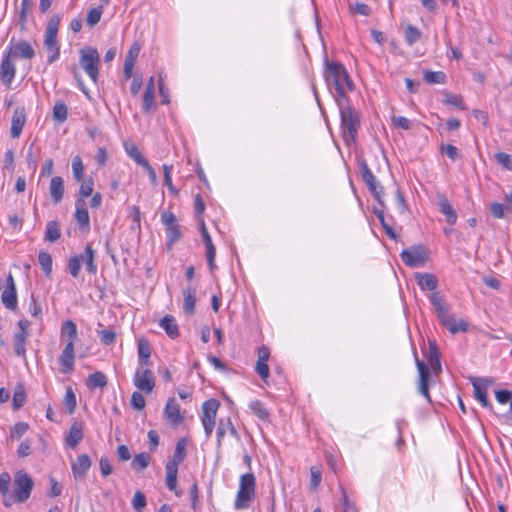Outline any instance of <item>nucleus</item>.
<instances>
[{
    "label": "nucleus",
    "mask_w": 512,
    "mask_h": 512,
    "mask_svg": "<svg viewBox=\"0 0 512 512\" xmlns=\"http://www.w3.org/2000/svg\"><path fill=\"white\" fill-rule=\"evenodd\" d=\"M325 79L328 85L335 86V101L347 98L346 92L354 89V84L349 77L345 67L336 62L327 63L325 71Z\"/></svg>",
    "instance_id": "f257e3e1"
},
{
    "label": "nucleus",
    "mask_w": 512,
    "mask_h": 512,
    "mask_svg": "<svg viewBox=\"0 0 512 512\" xmlns=\"http://www.w3.org/2000/svg\"><path fill=\"white\" fill-rule=\"evenodd\" d=\"M336 103L340 111L344 140L347 144L353 143L360 126L359 113L349 105L348 98H342Z\"/></svg>",
    "instance_id": "f03ea898"
},
{
    "label": "nucleus",
    "mask_w": 512,
    "mask_h": 512,
    "mask_svg": "<svg viewBox=\"0 0 512 512\" xmlns=\"http://www.w3.org/2000/svg\"><path fill=\"white\" fill-rule=\"evenodd\" d=\"M80 54V65L89 78L96 83L99 75V61L100 56L96 48L84 47L79 51Z\"/></svg>",
    "instance_id": "7ed1b4c3"
},
{
    "label": "nucleus",
    "mask_w": 512,
    "mask_h": 512,
    "mask_svg": "<svg viewBox=\"0 0 512 512\" xmlns=\"http://www.w3.org/2000/svg\"><path fill=\"white\" fill-rule=\"evenodd\" d=\"M256 479L252 473L243 474L240 477L239 489L235 500V508L242 509L248 506L255 493Z\"/></svg>",
    "instance_id": "20e7f679"
},
{
    "label": "nucleus",
    "mask_w": 512,
    "mask_h": 512,
    "mask_svg": "<svg viewBox=\"0 0 512 512\" xmlns=\"http://www.w3.org/2000/svg\"><path fill=\"white\" fill-rule=\"evenodd\" d=\"M14 498L16 502H25L31 494L33 488L32 478L24 471H18L14 478Z\"/></svg>",
    "instance_id": "39448f33"
},
{
    "label": "nucleus",
    "mask_w": 512,
    "mask_h": 512,
    "mask_svg": "<svg viewBox=\"0 0 512 512\" xmlns=\"http://www.w3.org/2000/svg\"><path fill=\"white\" fill-rule=\"evenodd\" d=\"M161 222L165 226L167 246L171 248L182 237L180 225L177 222L176 216L170 211H163L161 213Z\"/></svg>",
    "instance_id": "423d86ee"
},
{
    "label": "nucleus",
    "mask_w": 512,
    "mask_h": 512,
    "mask_svg": "<svg viewBox=\"0 0 512 512\" xmlns=\"http://www.w3.org/2000/svg\"><path fill=\"white\" fill-rule=\"evenodd\" d=\"M219 405V401L216 399H209L202 405L201 421L207 437H209L214 430Z\"/></svg>",
    "instance_id": "0eeeda50"
},
{
    "label": "nucleus",
    "mask_w": 512,
    "mask_h": 512,
    "mask_svg": "<svg viewBox=\"0 0 512 512\" xmlns=\"http://www.w3.org/2000/svg\"><path fill=\"white\" fill-rule=\"evenodd\" d=\"M401 259L406 266L416 268L427 261L428 253L423 246H412L402 251Z\"/></svg>",
    "instance_id": "6e6552de"
},
{
    "label": "nucleus",
    "mask_w": 512,
    "mask_h": 512,
    "mask_svg": "<svg viewBox=\"0 0 512 512\" xmlns=\"http://www.w3.org/2000/svg\"><path fill=\"white\" fill-rule=\"evenodd\" d=\"M473 389L474 397L482 404L483 407H489L490 403L487 397L488 387L493 383L489 378L473 377L470 378Z\"/></svg>",
    "instance_id": "1a4fd4ad"
},
{
    "label": "nucleus",
    "mask_w": 512,
    "mask_h": 512,
    "mask_svg": "<svg viewBox=\"0 0 512 512\" xmlns=\"http://www.w3.org/2000/svg\"><path fill=\"white\" fill-rule=\"evenodd\" d=\"M134 385L146 393L152 392L155 386L153 372L148 368H138L134 375Z\"/></svg>",
    "instance_id": "9d476101"
},
{
    "label": "nucleus",
    "mask_w": 512,
    "mask_h": 512,
    "mask_svg": "<svg viewBox=\"0 0 512 512\" xmlns=\"http://www.w3.org/2000/svg\"><path fill=\"white\" fill-rule=\"evenodd\" d=\"M360 172L364 182L370 188L375 197L380 200V195L383 191V188L378 184L376 177L369 169L367 163L365 161L360 162Z\"/></svg>",
    "instance_id": "9b49d317"
},
{
    "label": "nucleus",
    "mask_w": 512,
    "mask_h": 512,
    "mask_svg": "<svg viewBox=\"0 0 512 512\" xmlns=\"http://www.w3.org/2000/svg\"><path fill=\"white\" fill-rule=\"evenodd\" d=\"M11 58L32 59L35 55L33 47L26 41H19L10 47L7 53Z\"/></svg>",
    "instance_id": "f8f14e48"
},
{
    "label": "nucleus",
    "mask_w": 512,
    "mask_h": 512,
    "mask_svg": "<svg viewBox=\"0 0 512 512\" xmlns=\"http://www.w3.org/2000/svg\"><path fill=\"white\" fill-rule=\"evenodd\" d=\"M92 465L91 459L88 455L83 454L77 457L76 461L72 463L71 469L75 479H83Z\"/></svg>",
    "instance_id": "ddd939ff"
},
{
    "label": "nucleus",
    "mask_w": 512,
    "mask_h": 512,
    "mask_svg": "<svg viewBox=\"0 0 512 512\" xmlns=\"http://www.w3.org/2000/svg\"><path fill=\"white\" fill-rule=\"evenodd\" d=\"M25 122L26 115L24 109L16 108L11 120L10 134L12 138H18L21 135Z\"/></svg>",
    "instance_id": "4468645a"
},
{
    "label": "nucleus",
    "mask_w": 512,
    "mask_h": 512,
    "mask_svg": "<svg viewBox=\"0 0 512 512\" xmlns=\"http://www.w3.org/2000/svg\"><path fill=\"white\" fill-rule=\"evenodd\" d=\"M166 419L174 424H180L183 421V416L180 413V407L174 398H169L164 409Z\"/></svg>",
    "instance_id": "2eb2a0df"
},
{
    "label": "nucleus",
    "mask_w": 512,
    "mask_h": 512,
    "mask_svg": "<svg viewBox=\"0 0 512 512\" xmlns=\"http://www.w3.org/2000/svg\"><path fill=\"white\" fill-rule=\"evenodd\" d=\"M201 236H202L203 242L206 247L207 261H208L210 269L212 270L215 267L214 260H215V256H216V249L212 243L211 236L208 233V230H207L204 222L201 223Z\"/></svg>",
    "instance_id": "dca6fc26"
},
{
    "label": "nucleus",
    "mask_w": 512,
    "mask_h": 512,
    "mask_svg": "<svg viewBox=\"0 0 512 512\" xmlns=\"http://www.w3.org/2000/svg\"><path fill=\"white\" fill-rule=\"evenodd\" d=\"M441 323L452 333L456 334L467 329V323L462 319H456L449 312L440 317Z\"/></svg>",
    "instance_id": "f3484780"
},
{
    "label": "nucleus",
    "mask_w": 512,
    "mask_h": 512,
    "mask_svg": "<svg viewBox=\"0 0 512 512\" xmlns=\"http://www.w3.org/2000/svg\"><path fill=\"white\" fill-rule=\"evenodd\" d=\"M76 211L74 214L76 222L85 230L90 229V217L84 199H77L75 202Z\"/></svg>",
    "instance_id": "a211bd4d"
},
{
    "label": "nucleus",
    "mask_w": 512,
    "mask_h": 512,
    "mask_svg": "<svg viewBox=\"0 0 512 512\" xmlns=\"http://www.w3.org/2000/svg\"><path fill=\"white\" fill-rule=\"evenodd\" d=\"M15 72V65L11 62V57L7 54L3 58L0 67V77L2 82L6 86H9L11 84L12 80L14 79Z\"/></svg>",
    "instance_id": "6ab92c4d"
},
{
    "label": "nucleus",
    "mask_w": 512,
    "mask_h": 512,
    "mask_svg": "<svg viewBox=\"0 0 512 512\" xmlns=\"http://www.w3.org/2000/svg\"><path fill=\"white\" fill-rule=\"evenodd\" d=\"M416 366L419 372V393L423 395L426 399L430 400V395L428 391V379H429V370L427 366L420 360L416 359Z\"/></svg>",
    "instance_id": "aec40b11"
},
{
    "label": "nucleus",
    "mask_w": 512,
    "mask_h": 512,
    "mask_svg": "<svg viewBox=\"0 0 512 512\" xmlns=\"http://www.w3.org/2000/svg\"><path fill=\"white\" fill-rule=\"evenodd\" d=\"M140 53V45L135 42L131 45L124 63V76L129 79L132 76V71L136 62V59Z\"/></svg>",
    "instance_id": "412c9836"
},
{
    "label": "nucleus",
    "mask_w": 512,
    "mask_h": 512,
    "mask_svg": "<svg viewBox=\"0 0 512 512\" xmlns=\"http://www.w3.org/2000/svg\"><path fill=\"white\" fill-rule=\"evenodd\" d=\"M81 264H84L88 273L95 275L97 273V265L95 263V253L91 245H86L84 252L78 255Z\"/></svg>",
    "instance_id": "4be33fe9"
},
{
    "label": "nucleus",
    "mask_w": 512,
    "mask_h": 512,
    "mask_svg": "<svg viewBox=\"0 0 512 512\" xmlns=\"http://www.w3.org/2000/svg\"><path fill=\"white\" fill-rule=\"evenodd\" d=\"M83 435V424L80 422H74L69 429L68 435L66 436L67 446L70 448H75L83 439Z\"/></svg>",
    "instance_id": "5701e85b"
},
{
    "label": "nucleus",
    "mask_w": 512,
    "mask_h": 512,
    "mask_svg": "<svg viewBox=\"0 0 512 512\" xmlns=\"http://www.w3.org/2000/svg\"><path fill=\"white\" fill-rule=\"evenodd\" d=\"M155 101V82L154 77H150L147 81L146 88L143 95V103H142V109L144 112L148 113Z\"/></svg>",
    "instance_id": "b1692460"
},
{
    "label": "nucleus",
    "mask_w": 512,
    "mask_h": 512,
    "mask_svg": "<svg viewBox=\"0 0 512 512\" xmlns=\"http://www.w3.org/2000/svg\"><path fill=\"white\" fill-rule=\"evenodd\" d=\"M415 278L417 279V284L422 290H429L435 292L437 288V278L430 273H416Z\"/></svg>",
    "instance_id": "393cba45"
},
{
    "label": "nucleus",
    "mask_w": 512,
    "mask_h": 512,
    "mask_svg": "<svg viewBox=\"0 0 512 512\" xmlns=\"http://www.w3.org/2000/svg\"><path fill=\"white\" fill-rule=\"evenodd\" d=\"M44 44L48 50V63H53L56 59H58L60 55L59 46L57 43V35L54 34H46L45 33V41Z\"/></svg>",
    "instance_id": "a878e982"
},
{
    "label": "nucleus",
    "mask_w": 512,
    "mask_h": 512,
    "mask_svg": "<svg viewBox=\"0 0 512 512\" xmlns=\"http://www.w3.org/2000/svg\"><path fill=\"white\" fill-rule=\"evenodd\" d=\"M49 192L54 203H59L64 195V183L63 179L59 176H55L50 181Z\"/></svg>",
    "instance_id": "bb28decb"
},
{
    "label": "nucleus",
    "mask_w": 512,
    "mask_h": 512,
    "mask_svg": "<svg viewBox=\"0 0 512 512\" xmlns=\"http://www.w3.org/2000/svg\"><path fill=\"white\" fill-rule=\"evenodd\" d=\"M29 332H16L13 337L14 352L19 357L26 355V340Z\"/></svg>",
    "instance_id": "cd10ccee"
},
{
    "label": "nucleus",
    "mask_w": 512,
    "mask_h": 512,
    "mask_svg": "<svg viewBox=\"0 0 512 512\" xmlns=\"http://www.w3.org/2000/svg\"><path fill=\"white\" fill-rule=\"evenodd\" d=\"M165 470L167 488L170 491H174L176 495H179V493L176 491L178 466L175 465L174 463H167L165 466Z\"/></svg>",
    "instance_id": "c85d7f7f"
},
{
    "label": "nucleus",
    "mask_w": 512,
    "mask_h": 512,
    "mask_svg": "<svg viewBox=\"0 0 512 512\" xmlns=\"http://www.w3.org/2000/svg\"><path fill=\"white\" fill-rule=\"evenodd\" d=\"M159 325L161 328H163L165 330V332L167 333V335L170 338L174 339V338L178 337L179 328L176 323V320L172 316H169V315L164 316L160 320Z\"/></svg>",
    "instance_id": "c756f323"
},
{
    "label": "nucleus",
    "mask_w": 512,
    "mask_h": 512,
    "mask_svg": "<svg viewBox=\"0 0 512 512\" xmlns=\"http://www.w3.org/2000/svg\"><path fill=\"white\" fill-rule=\"evenodd\" d=\"M184 296V311L187 314H193L196 303V290L193 287H187L183 290Z\"/></svg>",
    "instance_id": "7c9ffc66"
},
{
    "label": "nucleus",
    "mask_w": 512,
    "mask_h": 512,
    "mask_svg": "<svg viewBox=\"0 0 512 512\" xmlns=\"http://www.w3.org/2000/svg\"><path fill=\"white\" fill-rule=\"evenodd\" d=\"M439 207H440L441 213L443 215H445L446 221L450 225H454L457 221V214H456L455 210L453 209V207L451 206V204L449 203V201L446 198L442 197L439 200Z\"/></svg>",
    "instance_id": "2f4dec72"
},
{
    "label": "nucleus",
    "mask_w": 512,
    "mask_h": 512,
    "mask_svg": "<svg viewBox=\"0 0 512 512\" xmlns=\"http://www.w3.org/2000/svg\"><path fill=\"white\" fill-rule=\"evenodd\" d=\"M61 336L67 337V341H77L78 332L76 324L72 320H67L61 327Z\"/></svg>",
    "instance_id": "473e14b6"
},
{
    "label": "nucleus",
    "mask_w": 512,
    "mask_h": 512,
    "mask_svg": "<svg viewBox=\"0 0 512 512\" xmlns=\"http://www.w3.org/2000/svg\"><path fill=\"white\" fill-rule=\"evenodd\" d=\"M107 385V377L102 372H94L89 375L87 386L90 389L102 388Z\"/></svg>",
    "instance_id": "72a5a7b5"
},
{
    "label": "nucleus",
    "mask_w": 512,
    "mask_h": 512,
    "mask_svg": "<svg viewBox=\"0 0 512 512\" xmlns=\"http://www.w3.org/2000/svg\"><path fill=\"white\" fill-rule=\"evenodd\" d=\"M124 149L128 156L138 165L141 166L147 161L135 144L126 142L124 144Z\"/></svg>",
    "instance_id": "f704fd0d"
},
{
    "label": "nucleus",
    "mask_w": 512,
    "mask_h": 512,
    "mask_svg": "<svg viewBox=\"0 0 512 512\" xmlns=\"http://www.w3.org/2000/svg\"><path fill=\"white\" fill-rule=\"evenodd\" d=\"M249 408L260 420L267 421L269 419V411L264 404L259 400H254L249 403Z\"/></svg>",
    "instance_id": "c9c22d12"
},
{
    "label": "nucleus",
    "mask_w": 512,
    "mask_h": 512,
    "mask_svg": "<svg viewBox=\"0 0 512 512\" xmlns=\"http://www.w3.org/2000/svg\"><path fill=\"white\" fill-rule=\"evenodd\" d=\"M138 355L142 365H149L151 349L149 343L144 339L138 340Z\"/></svg>",
    "instance_id": "e433bc0d"
},
{
    "label": "nucleus",
    "mask_w": 512,
    "mask_h": 512,
    "mask_svg": "<svg viewBox=\"0 0 512 512\" xmlns=\"http://www.w3.org/2000/svg\"><path fill=\"white\" fill-rule=\"evenodd\" d=\"M75 354L65 353L62 351L59 357V363L61 365V371L63 373H70L74 369Z\"/></svg>",
    "instance_id": "4c0bfd02"
},
{
    "label": "nucleus",
    "mask_w": 512,
    "mask_h": 512,
    "mask_svg": "<svg viewBox=\"0 0 512 512\" xmlns=\"http://www.w3.org/2000/svg\"><path fill=\"white\" fill-rule=\"evenodd\" d=\"M421 35H422L421 31L417 27H415L411 24H407L405 26V41L409 46H412L417 41H419L421 38Z\"/></svg>",
    "instance_id": "58836bf2"
},
{
    "label": "nucleus",
    "mask_w": 512,
    "mask_h": 512,
    "mask_svg": "<svg viewBox=\"0 0 512 512\" xmlns=\"http://www.w3.org/2000/svg\"><path fill=\"white\" fill-rule=\"evenodd\" d=\"M67 117H68L67 106L61 101L56 102L53 106V119L56 122L63 123L67 120Z\"/></svg>",
    "instance_id": "ea45409f"
},
{
    "label": "nucleus",
    "mask_w": 512,
    "mask_h": 512,
    "mask_svg": "<svg viewBox=\"0 0 512 512\" xmlns=\"http://www.w3.org/2000/svg\"><path fill=\"white\" fill-rule=\"evenodd\" d=\"M26 400V393L24 387L22 385H17L15 387L12 399V405L14 410L20 409Z\"/></svg>",
    "instance_id": "a19ab883"
},
{
    "label": "nucleus",
    "mask_w": 512,
    "mask_h": 512,
    "mask_svg": "<svg viewBox=\"0 0 512 512\" xmlns=\"http://www.w3.org/2000/svg\"><path fill=\"white\" fill-rule=\"evenodd\" d=\"M2 303L6 308L14 310L17 306L16 290L5 289L2 293Z\"/></svg>",
    "instance_id": "79ce46f5"
},
{
    "label": "nucleus",
    "mask_w": 512,
    "mask_h": 512,
    "mask_svg": "<svg viewBox=\"0 0 512 512\" xmlns=\"http://www.w3.org/2000/svg\"><path fill=\"white\" fill-rule=\"evenodd\" d=\"M429 300L434 306L439 318L448 312L445 303L443 302L442 298L439 296L437 292H433L429 296Z\"/></svg>",
    "instance_id": "37998d69"
},
{
    "label": "nucleus",
    "mask_w": 512,
    "mask_h": 512,
    "mask_svg": "<svg viewBox=\"0 0 512 512\" xmlns=\"http://www.w3.org/2000/svg\"><path fill=\"white\" fill-rule=\"evenodd\" d=\"M150 460H151V457L149 454L140 453V454H137L133 458L131 466L134 470H137V471L143 470L149 465Z\"/></svg>",
    "instance_id": "c03bdc74"
},
{
    "label": "nucleus",
    "mask_w": 512,
    "mask_h": 512,
    "mask_svg": "<svg viewBox=\"0 0 512 512\" xmlns=\"http://www.w3.org/2000/svg\"><path fill=\"white\" fill-rule=\"evenodd\" d=\"M185 446L186 443L184 439L178 441L175 447L173 459L168 461L167 463H174L175 465L178 466L185 458Z\"/></svg>",
    "instance_id": "a18cd8bd"
},
{
    "label": "nucleus",
    "mask_w": 512,
    "mask_h": 512,
    "mask_svg": "<svg viewBox=\"0 0 512 512\" xmlns=\"http://www.w3.org/2000/svg\"><path fill=\"white\" fill-rule=\"evenodd\" d=\"M61 236L60 228L57 222L50 221L46 228V239L50 242L57 241Z\"/></svg>",
    "instance_id": "49530a36"
},
{
    "label": "nucleus",
    "mask_w": 512,
    "mask_h": 512,
    "mask_svg": "<svg viewBox=\"0 0 512 512\" xmlns=\"http://www.w3.org/2000/svg\"><path fill=\"white\" fill-rule=\"evenodd\" d=\"M39 264L46 275H50L52 271L51 255L45 251H41L38 255Z\"/></svg>",
    "instance_id": "de8ad7c7"
},
{
    "label": "nucleus",
    "mask_w": 512,
    "mask_h": 512,
    "mask_svg": "<svg viewBox=\"0 0 512 512\" xmlns=\"http://www.w3.org/2000/svg\"><path fill=\"white\" fill-rule=\"evenodd\" d=\"M102 13H103V8L101 6L92 8L87 14V18H86L87 25H89L90 27H93L96 24H98L101 19Z\"/></svg>",
    "instance_id": "09e8293b"
},
{
    "label": "nucleus",
    "mask_w": 512,
    "mask_h": 512,
    "mask_svg": "<svg viewBox=\"0 0 512 512\" xmlns=\"http://www.w3.org/2000/svg\"><path fill=\"white\" fill-rule=\"evenodd\" d=\"M445 74L441 71H427L424 73V80L429 84H441L445 82Z\"/></svg>",
    "instance_id": "8fccbe9b"
},
{
    "label": "nucleus",
    "mask_w": 512,
    "mask_h": 512,
    "mask_svg": "<svg viewBox=\"0 0 512 512\" xmlns=\"http://www.w3.org/2000/svg\"><path fill=\"white\" fill-rule=\"evenodd\" d=\"M29 429V425L26 422L16 423L10 430L11 439H20Z\"/></svg>",
    "instance_id": "3c124183"
},
{
    "label": "nucleus",
    "mask_w": 512,
    "mask_h": 512,
    "mask_svg": "<svg viewBox=\"0 0 512 512\" xmlns=\"http://www.w3.org/2000/svg\"><path fill=\"white\" fill-rule=\"evenodd\" d=\"M81 261L78 255L72 256L68 261V271L72 277L77 278L80 274Z\"/></svg>",
    "instance_id": "603ef678"
},
{
    "label": "nucleus",
    "mask_w": 512,
    "mask_h": 512,
    "mask_svg": "<svg viewBox=\"0 0 512 512\" xmlns=\"http://www.w3.org/2000/svg\"><path fill=\"white\" fill-rule=\"evenodd\" d=\"M72 172L73 176L77 181L82 180L84 174V166L79 156H76L72 160Z\"/></svg>",
    "instance_id": "864d4df0"
},
{
    "label": "nucleus",
    "mask_w": 512,
    "mask_h": 512,
    "mask_svg": "<svg viewBox=\"0 0 512 512\" xmlns=\"http://www.w3.org/2000/svg\"><path fill=\"white\" fill-rule=\"evenodd\" d=\"M146 506V497L141 491H136L132 499V507L136 512H142Z\"/></svg>",
    "instance_id": "5fc2aeb1"
},
{
    "label": "nucleus",
    "mask_w": 512,
    "mask_h": 512,
    "mask_svg": "<svg viewBox=\"0 0 512 512\" xmlns=\"http://www.w3.org/2000/svg\"><path fill=\"white\" fill-rule=\"evenodd\" d=\"M162 168H163L164 183H165V185L167 186L168 190L171 193L177 194V190H176V188L172 184L171 173H172L173 166L172 165L164 164Z\"/></svg>",
    "instance_id": "6e6d98bb"
},
{
    "label": "nucleus",
    "mask_w": 512,
    "mask_h": 512,
    "mask_svg": "<svg viewBox=\"0 0 512 512\" xmlns=\"http://www.w3.org/2000/svg\"><path fill=\"white\" fill-rule=\"evenodd\" d=\"M227 429L230 431V433L233 436H237V432H236L235 428L232 426V424H231L229 419H228L226 424H223V422L220 421L219 426L217 428V441H218V444L221 442V440L224 437Z\"/></svg>",
    "instance_id": "4d7b16f0"
},
{
    "label": "nucleus",
    "mask_w": 512,
    "mask_h": 512,
    "mask_svg": "<svg viewBox=\"0 0 512 512\" xmlns=\"http://www.w3.org/2000/svg\"><path fill=\"white\" fill-rule=\"evenodd\" d=\"M429 361L433 370H435L436 372L441 371V364L437 354V347L435 343L430 344Z\"/></svg>",
    "instance_id": "13d9d810"
},
{
    "label": "nucleus",
    "mask_w": 512,
    "mask_h": 512,
    "mask_svg": "<svg viewBox=\"0 0 512 512\" xmlns=\"http://www.w3.org/2000/svg\"><path fill=\"white\" fill-rule=\"evenodd\" d=\"M94 189V182L91 178L86 179L82 182L80 189H79V198L78 199H84L85 197H88L92 194Z\"/></svg>",
    "instance_id": "bf43d9fd"
},
{
    "label": "nucleus",
    "mask_w": 512,
    "mask_h": 512,
    "mask_svg": "<svg viewBox=\"0 0 512 512\" xmlns=\"http://www.w3.org/2000/svg\"><path fill=\"white\" fill-rule=\"evenodd\" d=\"M63 401L69 413H73L76 408V396L70 387L66 389V394Z\"/></svg>",
    "instance_id": "052dcab7"
},
{
    "label": "nucleus",
    "mask_w": 512,
    "mask_h": 512,
    "mask_svg": "<svg viewBox=\"0 0 512 512\" xmlns=\"http://www.w3.org/2000/svg\"><path fill=\"white\" fill-rule=\"evenodd\" d=\"M496 161L505 169L512 171V156L504 152L495 154Z\"/></svg>",
    "instance_id": "680f3d73"
},
{
    "label": "nucleus",
    "mask_w": 512,
    "mask_h": 512,
    "mask_svg": "<svg viewBox=\"0 0 512 512\" xmlns=\"http://www.w3.org/2000/svg\"><path fill=\"white\" fill-rule=\"evenodd\" d=\"M31 6H32V0H22L20 15H19V19H20V23H21L22 27L25 25L27 16L31 10Z\"/></svg>",
    "instance_id": "e2e57ef3"
},
{
    "label": "nucleus",
    "mask_w": 512,
    "mask_h": 512,
    "mask_svg": "<svg viewBox=\"0 0 512 512\" xmlns=\"http://www.w3.org/2000/svg\"><path fill=\"white\" fill-rule=\"evenodd\" d=\"M145 398L140 392H133L131 396V405L136 410H142L145 407Z\"/></svg>",
    "instance_id": "0e129e2a"
},
{
    "label": "nucleus",
    "mask_w": 512,
    "mask_h": 512,
    "mask_svg": "<svg viewBox=\"0 0 512 512\" xmlns=\"http://www.w3.org/2000/svg\"><path fill=\"white\" fill-rule=\"evenodd\" d=\"M59 26H60V18H59V16L54 15L50 18V20L47 24L45 33L57 35Z\"/></svg>",
    "instance_id": "69168bd1"
},
{
    "label": "nucleus",
    "mask_w": 512,
    "mask_h": 512,
    "mask_svg": "<svg viewBox=\"0 0 512 512\" xmlns=\"http://www.w3.org/2000/svg\"><path fill=\"white\" fill-rule=\"evenodd\" d=\"M10 481H11V477H10L9 473L3 472L0 474V493L3 496H6L8 493Z\"/></svg>",
    "instance_id": "338daca9"
},
{
    "label": "nucleus",
    "mask_w": 512,
    "mask_h": 512,
    "mask_svg": "<svg viewBox=\"0 0 512 512\" xmlns=\"http://www.w3.org/2000/svg\"><path fill=\"white\" fill-rule=\"evenodd\" d=\"M350 9L353 13L360 14L363 16H368L371 12L370 7L364 3H356L354 5H351Z\"/></svg>",
    "instance_id": "774afa93"
}]
</instances>
